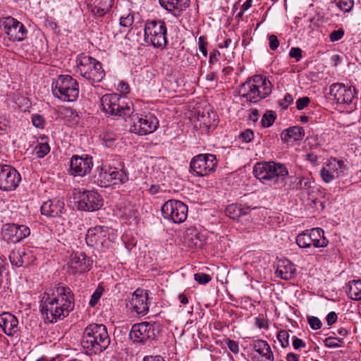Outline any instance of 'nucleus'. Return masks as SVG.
<instances>
[{
	"instance_id": "obj_1",
	"label": "nucleus",
	"mask_w": 361,
	"mask_h": 361,
	"mask_svg": "<svg viewBox=\"0 0 361 361\" xmlns=\"http://www.w3.org/2000/svg\"><path fill=\"white\" fill-rule=\"evenodd\" d=\"M75 307L74 294L66 286L58 285L52 294H44L41 302V312L48 323H55L66 317Z\"/></svg>"
},
{
	"instance_id": "obj_2",
	"label": "nucleus",
	"mask_w": 361,
	"mask_h": 361,
	"mask_svg": "<svg viewBox=\"0 0 361 361\" xmlns=\"http://www.w3.org/2000/svg\"><path fill=\"white\" fill-rule=\"evenodd\" d=\"M111 339L104 325L93 323L85 329L81 345L87 355L102 353L109 347Z\"/></svg>"
},
{
	"instance_id": "obj_3",
	"label": "nucleus",
	"mask_w": 361,
	"mask_h": 361,
	"mask_svg": "<svg viewBox=\"0 0 361 361\" xmlns=\"http://www.w3.org/2000/svg\"><path fill=\"white\" fill-rule=\"evenodd\" d=\"M272 88V83L266 77L255 75L240 86L239 95L247 102L256 104L268 97Z\"/></svg>"
},
{
	"instance_id": "obj_4",
	"label": "nucleus",
	"mask_w": 361,
	"mask_h": 361,
	"mask_svg": "<svg viewBox=\"0 0 361 361\" xmlns=\"http://www.w3.org/2000/svg\"><path fill=\"white\" fill-rule=\"evenodd\" d=\"M254 176L263 184L269 186L276 184L279 179L288 175L286 166L274 161L257 162L253 168Z\"/></svg>"
},
{
	"instance_id": "obj_5",
	"label": "nucleus",
	"mask_w": 361,
	"mask_h": 361,
	"mask_svg": "<svg viewBox=\"0 0 361 361\" xmlns=\"http://www.w3.org/2000/svg\"><path fill=\"white\" fill-rule=\"evenodd\" d=\"M101 105L102 111L111 116L126 118L134 113L132 102H126L125 98L116 93L103 95Z\"/></svg>"
},
{
	"instance_id": "obj_6",
	"label": "nucleus",
	"mask_w": 361,
	"mask_h": 361,
	"mask_svg": "<svg viewBox=\"0 0 361 361\" xmlns=\"http://www.w3.org/2000/svg\"><path fill=\"white\" fill-rule=\"evenodd\" d=\"M76 63L80 75L92 83L101 82L105 76L102 63L92 56L81 54Z\"/></svg>"
},
{
	"instance_id": "obj_7",
	"label": "nucleus",
	"mask_w": 361,
	"mask_h": 361,
	"mask_svg": "<svg viewBox=\"0 0 361 361\" xmlns=\"http://www.w3.org/2000/svg\"><path fill=\"white\" fill-rule=\"evenodd\" d=\"M54 95L65 102L75 101L79 94L78 84L71 76L59 75L51 86Z\"/></svg>"
},
{
	"instance_id": "obj_8",
	"label": "nucleus",
	"mask_w": 361,
	"mask_h": 361,
	"mask_svg": "<svg viewBox=\"0 0 361 361\" xmlns=\"http://www.w3.org/2000/svg\"><path fill=\"white\" fill-rule=\"evenodd\" d=\"M144 32L145 42L157 48H163L167 44V27L163 20H151L146 21Z\"/></svg>"
},
{
	"instance_id": "obj_9",
	"label": "nucleus",
	"mask_w": 361,
	"mask_h": 361,
	"mask_svg": "<svg viewBox=\"0 0 361 361\" xmlns=\"http://www.w3.org/2000/svg\"><path fill=\"white\" fill-rule=\"evenodd\" d=\"M130 116L133 122L130 130L137 135H145L150 134L154 132L159 126V121L152 114H133Z\"/></svg>"
},
{
	"instance_id": "obj_10",
	"label": "nucleus",
	"mask_w": 361,
	"mask_h": 361,
	"mask_svg": "<svg viewBox=\"0 0 361 361\" xmlns=\"http://www.w3.org/2000/svg\"><path fill=\"white\" fill-rule=\"evenodd\" d=\"M128 180V173L123 169H119L109 164H103L97 178L99 186L106 188L111 184H123Z\"/></svg>"
},
{
	"instance_id": "obj_11",
	"label": "nucleus",
	"mask_w": 361,
	"mask_h": 361,
	"mask_svg": "<svg viewBox=\"0 0 361 361\" xmlns=\"http://www.w3.org/2000/svg\"><path fill=\"white\" fill-rule=\"evenodd\" d=\"M217 161L215 155L200 154L195 156L190 163V171L196 176H204L216 170Z\"/></svg>"
},
{
	"instance_id": "obj_12",
	"label": "nucleus",
	"mask_w": 361,
	"mask_h": 361,
	"mask_svg": "<svg viewBox=\"0 0 361 361\" xmlns=\"http://www.w3.org/2000/svg\"><path fill=\"white\" fill-rule=\"evenodd\" d=\"M296 243L301 248L325 247L329 240L324 236V231L320 228H314L310 231H305L296 238Z\"/></svg>"
},
{
	"instance_id": "obj_13",
	"label": "nucleus",
	"mask_w": 361,
	"mask_h": 361,
	"mask_svg": "<svg viewBox=\"0 0 361 361\" xmlns=\"http://www.w3.org/2000/svg\"><path fill=\"white\" fill-rule=\"evenodd\" d=\"M161 214L165 219L180 224L187 219L188 206L181 201L169 200L161 207Z\"/></svg>"
},
{
	"instance_id": "obj_14",
	"label": "nucleus",
	"mask_w": 361,
	"mask_h": 361,
	"mask_svg": "<svg viewBox=\"0 0 361 361\" xmlns=\"http://www.w3.org/2000/svg\"><path fill=\"white\" fill-rule=\"evenodd\" d=\"M0 29L8 36L10 41L22 42L27 35L25 26L11 16L0 18Z\"/></svg>"
},
{
	"instance_id": "obj_15",
	"label": "nucleus",
	"mask_w": 361,
	"mask_h": 361,
	"mask_svg": "<svg viewBox=\"0 0 361 361\" xmlns=\"http://www.w3.org/2000/svg\"><path fill=\"white\" fill-rule=\"evenodd\" d=\"M109 231L110 229L106 226L90 228L85 237L87 245L97 250L109 248L111 244Z\"/></svg>"
},
{
	"instance_id": "obj_16",
	"label": "nucleus",
	"mask_w": 361,
	"mask_h": 361,
	"mask_svg": "<svg viewBox=\"0 0 361 361\" xmlns=\"http://www.w3.org/2000/svg\"><path fill=\"white\" fill-rule=\"evenodd\" d=\"M330 94L338 104H341L350 105L357 99L356 88L343 83L332 84L330 87Z\"/></svg>"
},
{
	"instance_id": "obj_17",
	"label": "nucleus",
	"mask_w": 361,
	"mask_h": 361,
	"mask_svg": "<svg viewBox=\"0 0 361 361\" xmlns=\"http://www.w3.org/2000/svg\"><path fill=\"white\" fill-rule=\"evenodd\" d=\"M21 180L18 171L8 165L0 166V189L4 191L15 190Z\"/></svg>"
},
{
	"instance_id": "obj_18",
	"label": "nucleus",
	"mask_w": 361,
	"mask_h": 361,
	"mask_svg": "<svg viewBox=\"0 0 361 361\" xmlns=\"http://www.w3.org/2000/svg\"><path fill=\"white\" fill-rule=\"evenodd\" d=\"M129 337L134 343H145L155 337L154 324L146 322L135 324L129 333Z\"/></svg>"
},
{
	"instance_id": "obj_19",
	"label": "nucleus",
	"mask_w": 361,
	"mask_h": 361,
	"mask_svg": "<svg viewBox=\"0 0 361 361\" xmlns=\"http://www.w3.org/2000/svg\"><path fill=\"white\" fill-rule=\"evenodd\" d=\"M103 200L101 195L92 190L85 191L78 202V208L85 212L97 211L102 207Z\"/></svg>"
},
{
	"instance_id": "obj_20",
	"label": "nucleus",
	"mask_w": 361,
	"mask_h": 361,
	"mask_svg": "<svg viewBox=\"0 0 361 361\" xmlns=\"http://www.w3.org/2000/svg\"><path fill=\"white\" fill-rule=\"evenodd\" d=\"M93 166L92 158L87 155H73L70 160V174L74 176H85Z\"/></svg>"
},
{
	"instance_id": "obj_21",
	"label": "nucleus",
	"mask_w": 361,
	"mask_h": 361,
	"mask_svg": "<svg viewBox=\"0 0 361 361\" xmlns=\"http://www.w3.org/2000/svg\"><path fill=\"white\" fill-rule=\"evenodd\" d=\"M250 347L254 350L253 361H274V356L267 341L262 339L253 340Z\"/></svg>"
},
{
	"instance_id": "obj_22",
	"label": "nucleus",
	"mask_w": 361,
	"mask_h": 361,
	"mask_svg": "<svg viewBox=\"0 0 361 361\" xmlns=\"http://www.w3.org/2000/svg\"><path fill=\"white\" fill-rule=\"evenodd\" d=\"M4 237L16 243L26 238L30 235V229L25 225L7 224L4 230Z\"/></svg>"
},
{
	"instance_id": "obj_23",
	"label": "nucleus",
	"mask_w": 361,
	"mask_h": 361,
	"mask_svg": "<svg viewBox=\"0 0 361 361\" xmlns=\"http://www.w3.org/2000/svg\"><path fill=\"white\" fill-rule=\"evenodd\" d=\"M68 264L73 273H83L88 271L92 265V261L83 252H73L69 259Z\"/></svg>"
},
{
	"instance_id": "obj_24",
	"label": "nucleus",
	"mask_w": 361,
	"mask_h": 361,
	"mask_svg": "<svg viewBox=\"0 0 361 361\" xmlns=\"http://www.w3.org/2000/svg\"><path fill=\"white\" fill-rule=\"evenodd\" d=\"M18 324V319L13 314L9 312L0 314V328L7 336H13L19 332Z\"/></svg>"
},
{
	"instance_id": "obj_25",
	"label": "nucleus",
	"mask_w": 361,
	"mask_h": 361,
	"mask_svg": "<svg viewBox=\"0 0 361 361\" xmlns=\"http://www.w3.org/2000/svg\"><path fill=\"white\" fill-rule=\"evenodd\" d=\"M147 291L137 290L133 295L131 305L137 314L145 315L149 311Z\"/></svg>"
},
{
	"instance_id": "obj_26",
	"label": "nucleus",
	"mask_w": 361,
	"mask_h": 361,
	"mask_svg": "<svg viewBox=\"0 0 361 361\" xmlns=\"http://www.w3.org/2000/svg\"><path fill=\"white\" fill-rule=\"evenodd\" d=\"M64 209V202L59 200H49L41 205V214L51 218L60 216Z\"/></svg>"
},
{
	"instance_id": "obj_27",
	"label": "nucleus",
	"mask_w": 361,
	"mask_h": 361,
	"mask_svg": "<svg viewBox=\"0 0 361 361\" xmlns=\"http://www.w3.org/2000/svg\"><path fill=\"white\" fill-rule=\"evenodd\" d=\"M190 0H159L160 6L176 18L181 16L190 5Z\"/></svg>"
},
{
	"instance_id": "obj_28",
	"label": "nucleus",
	"mask_w": 361,
	"mask_h": 361,
	"mask_svg": "<svg viewBox=\"0 0 361 361\" xmlns=\"http://www.w3.org/2000/svg\"><path fill=\"white\" fill-rule=\"evenodd\" d=\"M296 269L295 265L288 259L279 262L276 270V276L283 280H290L295 276Z\"/></svg>"
},
{
	"instance_id": "obj_29",
	"label": "nucleus",
	"mask_w": 361,
	"mask_h": 361,
	"mask_svg": "<svg viewBox=\"0 0 361 361\" xmlns=\"http://www.w3.org/2000/svg\"><path fill=\"white\" fill-rule=\"evenodd\" d=\"M305 130L302 127L293 126L284 130L281 133V139L284 142L298 141L302 139Z\"/></svg>"
},
{
	"instance_id": "obj_30",
	"label": "nucleus",
	"mask_w": 361,
	"mask_h": 361,
	"mask_svg": "<svg viewBox=\"0 0 361 361\" xmlns=\"http://www.w3.org/2000/svg\"><path fill=\"white\" fill-rule=\"evenodd\" d=\"M114 0H90L94 8L92 13L99 17L104 16L111 8Z\"/></svg>"
},
{
	"instance_id": "obj_31",
	"label": "nucleus",
	"mask_w": 361,
	"mask_h": 361,
	"mask_svg": "<svg viewBox=\"0 0 361 361\" xmlns=\"http://www.w3.org/2000/svg\"><path fill=\"white\" fill-rule=\"evenodd\" d=\"M347 295L353 300H361V280H352L347 284Z\"/></svg>"
},
{
	"instance_id": "obj_32",
	"label": "nucleus",
	"mask_w": 361,
	"mask_h": 361,
	"mask_svg": "<svg viewBox=\"0 0 361 361\" xmlns=\"http://www.w3.org/2000/svg\"><path fill=\"white\" fill-rule=\"evenodd\" d=\"M326 166L334 173L337 177H340L344 175L345 170L347 169L346 165L343 161L338 159L336 158H331Z\"/></svg>"
},
{
	"instance_id": "obj_33",
	"label": "nucleus",
	"mask_w": 361,
	"mask_h": 361,
	"mask_svg": "<svg viewBox=\"0 0 361 361\" xmlns=\"http://www.w3.org/2000/svg\"><path fill=\"white\" fill-rule=\"evenodd\" d=\"M225 214L230 219L237 220L241 216L246 215L247 212L244 209L241 207L240 205L237 204H231L228 205L225 209Z\"/></svg>"
},
{
	"instance_id": "obj_34",
	"label": "nucleus",
	"mask_w": 361,
	"mask_h": 361,
	"mask_svg": "<svg viewBox=\"0 0 361 361\" xmlns=\"http://www.w3.org/2000/svg\"><path fill=\"white\" fill-rule=\"evenodd\" d=\"M19 251L21 256L23 266H29L36 260L33 249L30 247H23L20 248Z\"/></svg>"
},
{
	"instance_id": "obj_35",
	"label": "nucleus",
	"mask_w": 361,
	"mask_h": 361,
	"mask_svg": "<svg viewBox=\"0 0 361 361\" xmlns=\"http://www.w3.org/2000/svg\"><path fill=\"white\" fill-rule=\"evenodd\" d=\"M338 9L344 13L350 12L354 6L353 0H334Z\"/></svg>"
},
{
	"instance_id": "obj_36",
	"label": "nucleus",
	"mask_w": 361,
	"mask_h": 361,
	"mask_svg": "<svg viewBox=\"0 0 361 361\" xmlns=\"http://www.w3.org/2000/svg\"><path fill=\"white\" fill-rule=\"evenodd\" d=\"M276 114L273 111H267L262 118V126L264 128H269L274 123Z\"/></svg>"
},
{
	"instance_id": "obj_37",
	"label": "nucleus",
	"mask_w": 361,
	"mask_h": 361,
	"mask_svg": "<svg viewBox=\"0 0 361 361\" xmlns=\"http://www.w3.org/2000/svg\"><path fill=\"white\" fill-rule=\"evenodd\" d=\"M320 176L322 179L326 183H329L336 178H338L326 165L320 170Z\"/></svg>"
},
{
	"instance_id": "obj_38",
	"label": "nucleus",
	"mask_w": 361,
	"mask_h": 361,
	"mask_svg": "<svg viewBox=\"0 0 361 361\" xmlns=\"http://www.w3.org/2000/svg\"><path fill=\"white\" fill-rule=\"evenodd\" d=\"M35 150L39 158H43L50 152V147L47 142H40L36 145Z\"/></svg>"
},
{
	"instance_id": "obj_39",
	"label": "nucleus",
	"mask_w": 361,
	"mask_h": 361,
	"mask_svg": "<svg viewBox=\"0 0 361 361\" xmlns=\"http://www.w3.org/2000/svg\"><path fill=\"white\" fill-rule=\"evenodd\" d=\"M9 260L12 265L16 267H23V263L21 262V256L20 254L19 249L13 250L9 255Z\"/></svg>"
},
{
	"instance_id": "obj_40",
	"label": "nucleus",
	"mask_w": 361,
	"mask_h": 361,
	"mask_svg": "<svg viewBox=\"0 0 361 361\" xmlns=\"http://www.w3.org/2000/svg\"><path fill=\"white\" fill-rule=\"evenodd\" d=\"M277 339L280 342L282 348H285L289 346V333L287 331H279L277 334Z\"/></svg>"
},
{
	"instance_id": "obj_41",
	"label": "nucleus",
	"mask_w": 361,
	"mask_h": 361,
	"mask_svg": "<svg viewBox=\"0 0 361 361\" xmlns=\"http://www.w3.org/2000/svg\"><path fill=\"white\" fill-rule=\"evenodd\" d=\"M324 345L328 348H339L343 344L342 339L335 337H328L324 340Z\"/></svg>"
},
{
	"instance_id": "obj_42",
	"label": "nucleus",
	"mask_w": 361,
	"mask_h": 361,
	"mask_svg": "<svg viewBox=\"0 0 361 361\" xmlns=\"http://www.w3.org/2000/svg\"><path fill=\"white\" fill-rule=\"evenodd\" d=\"M104 288L101 286H98L94 292L92 293L91 298L89 302V305L91 307H94L98 302L99 300L102 297Z\"/></svg>"
},
{
	"instance_id": "obj_43",
	"label": "nucleus",
	"mask_w": 361,
	"mask_h": 361,
	"mask_svg": "<svg viewBox=\"0 0 361 361\" xmlns=\"http://www.w3.org/2000/svg\"><path fill=\"white\" fill-rule=\"evenodd\" d=\"M194 279L199 284H206L212 280V277L205 273H196L194 274Z\"/></svg>"
},
{
	"instance_id": "obj_44",
	"label": "nucleus",
	"mask_w": 361,
	"mask_h": 361,
	"mask_svg": "<svg viewBox=\"0 0 361 361\" xmlns=\"http://www.w3.org/2000/svg\"><path fill=\"white\" fill-rule=\"evenodd\" d=\"M345 34V31L343 28H339L332 31L329 35V39L331 42H335L340 40Z\"/></svg>"
},
{
	"instance_id": "obj_45",
	"label": "nucleus",
	"mask_w": 361,
	"mask_h": 361,
	"mask_svg": "<svg viewBox=\"0 0 361 361\" xmlns=\"http://www.w3.org/2000/svg\"><path fill=\"white\" fill-rule=\"evenodd\" d=\"M293 102V97L289 94L287 93L284 96L283 99L281 100H279L278 102L279 105L283 109H286L289 106L290 104Z\"/></svg>"
},
{
	"instance_id": "obj_46",
	"label": "nucleus",
	"mask_w": 361,
	"mask_h": 361,
	"mask_svg": "<svg viewBox=\"0 0 361 361\" xmlns=\"http://www.w3.org/2000/svg\"><path fill=\"white\" fill-rule=\"evenodd\" d=\"M134 18L131 13H128L126 16H121L120 18V25L124 27H129L133 23Z\"/></svg>"
},
{
	"instance_id": "obj_47",
	"label": "nucleus",
	"mask_w": 361,
	"mask_h": 361,
	"mask_svg": "<svg viewBox=\"0 0 361 361\" xmlns=\"http://www.w3.org/2000/svg\"><path fill=\"white\" fill-rule=\"evenodd\" d=\"M254 138V133L250 129H247L242 132L239 135V139L244 142H250Z\"/></svg>"
},
{
	"instance_id": "obj_48",
	"label": "nucleus",
	"mask_w": 361,
	"mask_h": 361,
	"mask_svg": "<svg viewBox=\"0 0 361 361\" xmlns=\"http://www.w3.org/2000/svg\"><path fill=\"white\" fill-rule=\"evenodd\" d=\"M208 42L205 36H200L198 38L199 49L202 54L206 57L207 56V47Z\"/></svg>"
},
{
	"instance_id": "obj_49",
	"label": "nucleus",
	"mask_w": 361,
	"mask_h": 361,
	"mask_svg": "<svg viewBox=\"0 0 361 361\" xmlns=\"http://www.w3.org/2000/svg\"><path fill=\"white\" fill-rule=\"evenodd\" d=\"M310 103V99L308 97H303L296 100L295 104L298 110L300 111L306 108Z\"/></svg>"
},
{
	"instance_id": "obj_50",
	"label": "nucleus",
	"mask_w": 361,
	"mask_h": 361,
	"mask_svg": "<svg viewBox=\"0 0 361 361\" xmlns=\"http://www.w3.org/2000/svg\"><path fill=\"white\" fill-rule=\"evenodd\" d=\"M308 324H310V327L314 330H318L321 329L322 327V322L320 319L314 316L309 317L307 318Z\"/></svg>"
},
{
	"instance_id": "obj_51",
	"label": "nucleus",
	"mask_w": 361,
	"mask_h": 361,
	"mask_svg": "<svg viewBox=\"0 0 361 361\" xmlns=\"http://www.w3.org/2000/svg\"><path fill=\"white\" fill-rule=\"evenodd\" d=\"M225 343L226 344L230 351H231L233 353L238 354L239 353V345L237 341L226 338L225 340Z\"/></svg>"
},
{
	"instance_id": "obj_52",
	"label": "nucleus",
	"mask_w": 361,
	"mask_h": 361,
	"mask_svg": "<svg viewBox=\"0 0 361 361\" xmlns=\"http://www.w3.org/2000/svg\"><path fill=\"white\" fill-rule=\"evenodd\" d=\"M100 137L103 140L104 144L109 147L114 145V141L116 140L114 135L108 133L101 135Z\"/></svg>"
},
{
	"instance_id": "obj_53",
	"label": "nucleus",
	"mask_w": 361,
	"mask_h": 361,
	"mask_svg": "<svg viewBox=\"0 0 361 361\" xmlns=\"http://www.w3.org/2000/svg\"><path fill=\"white\" fill-rule=\"evenodd\" d=\"M297 187L300 190H308L311 187V181L308 178H299Z\"/></svg>"
},
{
	"instance_id": "obj_54",
	"label": "nucleus",
	"mask_w": 361,
	"mask_h": 361,
	"mask_svg": "<svg viewBox=\"0 0 361 361\" xmlns=\"http://www.w3.org/2000/svg\"><path fill=\"white\" fill-rule=\"evenodd\" d=\"M32 122L35 127L39 128H43L45 123L44 118L39 114L32 115Z\"/></svg>"
},
{
	"instance_id": "obj_55",
	"label": "nucleus",
	"mask_w": 361,
	"mask_h": 361,
	"mask_svg": "<svg viewBox=\"0 0 361 361\" xmlns=\"http://www.w3.org/2000/svg\"><path fill=\"white\" fill-rule=\"evenodd\" d=\"M302 49L299 47H292L289 51V56L294 58L296 61H299L302 56Z\"/></svg>"
},
{
	"instance_id": "obj_56",
	"label": "nucleus",
	"mask_w": 361,
	"mask_h": 361,
	"mask_svg": "<svg viewBox=\"0 0 361 361\" xmlns=\"http://www.w3.org/2000/svg\"><path fill=\"white\" fill-rule=\"evenodd\" d=\"M255 325L259 328V329H268L269 328V323H268V321L267 319L263 318V317H256L255 319Z\"/></svg>"
},
{
	"instance_id": "obj_57",
	"label": "nucleus",
	"mask_w": 361,
	"mask_h": 361,
	"mask_svg": "<svg viewBox=\"0 0 361 361\" xmlns=\"http://www.w3.org/2000/svg\"><path fill=\"white\" fill-rule=\"evenodd\" d=\"M269 46L273 51L276 50L279 47V41L276 35H271L269 36Z\"/></svg>"
},
{
	"instance_id": "obj_58",
	"label": "nucleus",
	"mask_w": 361,
	"mask_h": 361,
	"mask_svg": "<svg viewBox=\"0 0 361 361\" xmlns=\"http://www.w3.org/2000/svg\"><path fill=\"white\" fill-rule=\"evenodd\" d=\"M306 346V343L300 338L294 336L293 337V347L295 350H298L302 348H305Z\"/></svg>"
},
{
	"instance_id": "obj_59",
	"label": "nucleus",
	"mask_w": 361,
	"mask_h": 361,
	"mask_svg": "<svg viewBox=\"0 0 361 361\" xmlns=\"http://www.w3.org/2000/svg\"><path fill=\"white\" fill-rule=\"evenodd\" d=\"M337 319V314L334 312H329L326 317V323L329 326H331L335 324Z\"/></svg>"
},
{
	"instance_id": "obj_60",
	"label": "nucleus",
	"mask_w": 361,
	"mask_h": 361,
	"mask_svg": "<svg viewBox=\"0 0 361 361\" xmlns=\"http://www.w3.org/2000/svg\"><path fill=\"white\" fill-rule=\"evenodd\" d=\"M220 55V52L218 50L212 51L209 55V63L214 64L216 63L219 61Z\"/></svg>"
},
{
	"instance_id": "obj_61",
	"label": "nucleus",
	"mask_w": 361,
	"mask_h": 361,
	"mask_svg": "<svg viewBox=\"0 0 361 361\" xmlns=\"http://www.w3.org/2000/svg\"><path fill=\"white\" fill-rule=\"evenodd\" d=\"M143 361H166L164 358L160 355H149L145 356Z\"/></svg>"
},
{
	"instance_id": "obj_62",
	"label": "nucleus",
	"mask_w": 361,
	"mask_h": 361,
	"mask_svg": "<svg viewBox=\"0 0 361 361\" xmlns=\"http://www.w3.org/2000/svg\"><path fill=\"white\" fill-rule=\"evenodd\" d=\"M118 88L120 91L123 93L127 94L129 92V85L123 81L120 82L118 85Z\"/></svg>"
},
{
	"instance_id": "obj_63",
	"label": "nucleus",
	"mask_w": 361,
	"mask_h": 361,
	"mask_svg": "<svg viewBox=\"0 0 361 361\" xmlns=\"http://www.w3.org/2000/svg\"><path fill=\"white\" fill-rule=\"evenodd\" d=\"M259 117V111L256 109H253L251 110V113L250 114V119L253 122H256L258 120Z\"/></svg>"
},
{
	"instance_id": "obj_64",
	"label": "nucleus",
	"mask_w": 361,
	"mask_h": 361,
	"mask_svg": "<svg viewBox=\"0 0 361 361\" xmlns=\"http://www.w3.org/2000/svg\"><path fill=\"white\" fill-rule=\"evenodd\" d=\"M286 361H299V355L293 353H288L286 355Z\"/></svg>"
}]
</instances>
